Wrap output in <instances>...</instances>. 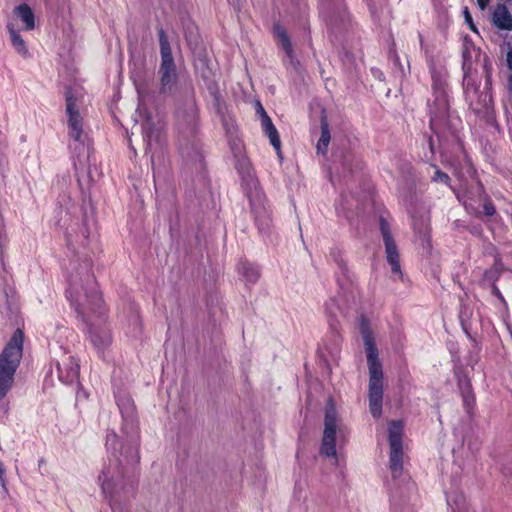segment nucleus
<instances>
[{"mask_svg": "<svg viewBox=\"0 0 512 512\" xmlns=\"http://www.w3.org/2000/svg\"><path fill=\"white\" fill-rule=\"evenodd\" d=\"M66 298L77 316L86 324L93 317H103L106 309L94 274L89 268L81 277H71L66 289Z\"/></svg>", "mask_w": 512, "mask_h": 512, "instance_id": "f257e3e1", "label": "nucleus"}, {"mask_svg": "<svg viewBox=\"0 0 512 512\" xmlns=\"http://www.w3.org/2000/svg\"><path fill=\"white\" fill-rule=\"evenodd\" d=\"M359 331L363 338L369 370V410L374 418H379L382 415L384 373L370 321L365 315L360 316Z\"/></svg>", "mask_w": 512, "mask_h": 512, "instance_id": "f03ea898", "label": "nucleus"}, {"mask_svg": "<svg viewBox=\"0 0 512 512\" xmlns=\"http://www.w3.org/2000/svg\"><path fill=\"white\" fill-rule=\"evenodd\" d=\"M24 334L17 329L0 354V400L4 399L14 384V376L23 353Z\"/></svg>", "mask_w": 512, "mask_h": 512, "instance_id": "7ed1b4c3", "label": "nucleus"}, {"mask_svg": "<svg viewBox=\"0 0 512 512\" xmlns=\"http://www.w3.org/2000/svg\"><path fill=\"white\" fill-rule=\"evenodd\" d=\"M161 63L158 70L160 87L159 94L163 96H173L177 91L179 75L172 55L170 43L164 29L158 31Z\"/></svg>", "mask_w": 512, "mask_h": 512, "instance_id": "20e7f679", "label": "nucleus"}, {"mask_svg": "<svg viewBox=\"0 0 512 512\" xmlns=\"http://www.w3.org/2000/svg\"><path fill=\"white\" fill-rule=\"evenodd\" d=\"M431 78L435 100L433 102V106H430L429 125L432 132L437 134L438 130L447 122L449 103L445 91L446 83L440 73L435 69H432Z\"/></svg>", "mask_w": 512, "mask_h": 512, "instance_id": "39448f33", "label": "nucleus"}, {"mask_svg": "<svg viewBox=\"0 0 512 512\" xmlns=\"http://www.w3.org/2000/svg\"><path fill=\"white\" fill-rule=\"evenodd\" d=\"M388 440L390 446L389 469L393 478H398L403 473V423L393 420L388 427Z\"/></svg>", "mask_w": 512, "mask_h": 512, "instance_id": "423d86ee", "label": "nucleus"}, {"mask_svg": "<svg viewBox=\"0 0 512 512\" xmlns=\"http://www.w3.org/2000/svg\"><path fill=\"white\" fill-rule=\"evenodd\" d=\"M336 434L337 412L333 406L327 407L324 417V431L319 449L321 456L337 460Z\"/></svg>", "mask_w": 512, "mask_h": 512, "instance_id": "0eeeda50", "label": "nucleus"}, {"mask_svg": "<svg viewBox=\"0 0 512 512\" xmlns=\"http://www.w3.org/2000/svg\"><path fill=\"white\" fill-rule=\"evenodd\" d=\"M379 229L385 246L386 259L391 266V271L394 274L402 275L398 247L392 236L390 225L384 216L379 218Z\"/></svg>", "mask_w": 512, "mask_h": 512, "instance_id": "6e6552de", "label": "nucleus"}, {"mask_svg": "<svg viewBox=\"0 0 512 512\" xmlns=\"http://www.w3.org/2000/svg\"><path fill=\"white\" fill-rule=\"evenodd\" d=\"M66 112L68 114L69 135L75 140L80 141L83 133L82 117L76 107V98L69 91L65 96Z\"/></svg>", "mask_w": 512, "mask_h": 512, "instance_id": "1a4fd4ad", "label": "nucleus"}, {"mask_svg": "<svg viewBox=\"0 0 512 512\" xmlns=\"http://www.w3.org/2000/svg\"><path fill=\"white\" fill-rule=\"evenodd\" d=\"M272 34L277 45L290 60H293L294 50L286 28L280 22H275L272 27Z\"/></svg>", "mask_w": 512, "mask_h": 512, "instance_id": "9d476101", "label": "nucleus"}, {"mask_svg": "<svg viewBox=\"0 0 512 512\" xmlns=\"http://www.w3.org/2000/svg\"><path fill=\"white\" fill-rule=\"evenodd\" d=\"M261 126H262V130H263L264 134L269 138L270 144L275 149L279 158L282 159L280 136H279V133H278L275 125L273 124L271 118L266 113V111H263V119H262Z\"/></svg>", "mask_w": 512, "mask_h": 512, "instance_id": "9b49d317", "label": "nucleus"}, {"mask_svg": "<svg viewBox=\"0 0 512 512\" xmlns=\"http://www.w3.org/2000/svg\"><path fill=\"white\" fill-rule=\"evenodd\" d=\"M493 24L502 30H512V14L504 4H498L492 15Z\"/></svg>", "mask_w": 512, "mask_h": 512, "instance_id": "f8f14e48", "label": "nucleus"}, {"mask_svg": "<svg viewBox=\"0 0 512 512\" xmlns=\"http://www.w3.org/2000/svg\"><path fill=\"white\" fill-rule=\"evenodd\" d=\"M236 269L238 274H240L247 283L254 284L260 278V269L258 265L251 263L246 259L239 260Z\"/></svg>", "mask_w": 512, "mask_h": 512, "instance_id": "ddd939ff", "label": "nucleus"}, {"mask_svg": "<svg viewBox=\"0 0 512 512\" xmlns=\"http://www.w3.org/2000/svg\"><path fill=\"white\" fill-rule=\"evenodd\" d=\"M190 92V97L185 102V110L179 112V117H182L187 124L192 125L198 119V107L194 97L193 87H191Z\"/></svg>", "mask_w": 512, "mask_h": 512, "instance_id": "4468645a", "label": "nucleus"}, {"mask_svg": "<svg viewBox=\"0 0 512 512\" xmlns=\"http://www.w3.org/2000/svg\"><path fill=\"white\" fill-rule=\"evenodd\" d=\"M14 14L24 23V29L27 31L33 30L35 27V16L26 3H22L15 7Z\"/></svg>", "mask_w": 512, "mask_h": 512, "instance_id": "2eb2a0df", "label": "nucleus"}, {"mask_svg": "<svg viewBox=\"0 0 512 512\" xmlns=\"http://www.w3.org/2000/svg\"><path fill=\"white\" fill-rule=\"evenodd\" d=\"M89 339L92 345L98 350L104 349L111 342V336L108 331L93 327L89 329Z\"/></svg>", "mask_w": 512, "mask_h": 512, "instance_id": "dca6fc26", "label": "nucleus"}, {"mask_svg": "<svg viewBox=\"0 0 512 512\" xmlns=\"http://www.w3.org/2000/svg\"><path fill=\"white\" fill-rule=\"evenodd\" d=\"M477 193L483 202V214L487 217L494 216L496 214V207L480 180L477 181Z\"/></svg>", "mask_w": 512, "mask_h": 512, "instance_id": "f3484780", "label": "nucleus"}, {"mask_svg": "<svg viewBox=\"0 0 512 512\" xmlns=\"http://www.w3.org/2000/svg\"><path fill=\"white\" fill-rule=\"evenodd\" d=\"M7 30L10 34L11 42L15 50L20 55L26 57L29 54V52L24 39L20 36L18 31L15 30L14 25L12 23L7 24Z\"/></svg>", "mask_w": 512, "mask_h": 512, "instance_id": "a211bd4d", "label": "nucleus"}, {"mask_svg": "<svg viewBox=\"0 0 512 512\" xmlns=\"http://www.w3.org/2000/svg\"><path fill=\"white\" fill-rule=\"evenodd\" d=\"M331 140V135L329 131V125L325 119L321 121V136L317 143V152L325 154L328 149V145Z\"/></svg>", "mask_w": 512, "mask_h": 512, "instance_id": "6ab92c4d", "label": "nucleus"}, {"mask_svg": "<svg viewBox=\"0 0 512 512\" xmlns=\"http://www.w3.org/2000/svg\"><path fill=\"white\" fill-rule=\"evenodd\" d=\"M252 212L254 214L255 223L258 226V229L260 231L267 230L270 226V217L267 214L265 208H253Z\"/></svg>", "mask_w": 512, "mask_h": 512, "instance_id": "aec40b11", "label": "nucleus"}, {"mask_svg": "<svg viewBox=\"0 0 512 512\" xmlns=\"http://www.w3.org/2000/svg\"><path fill=\"white\" fill-rule=\"evenodd\" d=\"M108 472L103 470L101 474L99 475V481L101 482V489L104 493L105 497L109 499L110 504L112 505L113 502V490L114 486L112 482L108 478Z\"/></svg>", "mask_w": 512, "mask_h": 512, "instance_id": "412c9836", "label": "nucleus"}, {"mask_svg": "<svg viewBox=\"0 0 512 512\" xmlns=\"http://www.w3.org/2000/svg\"><path fill=\"white\" fill-rule=\"evenodd\" d=\"M413 229L423 243L426 242L427 245H430V228L427 224L423 221L415 222L413 224Z\"/></svg>", "mask_w": 512, "mask_h": 512, "instance_id": "4be33fe9", "label": "nucleus"}, {"mask_svg": "<svg viewBox=\"0 0 512 512\" xmlns=\"http://www.w3.org/2000/svg\"><path fill=\"white\" fill-rule=\"evenodd\" d=\"M430 166L435 169V172H434V175L431 178V181L435 182V183H442V184H444L446 186L451 187V178H450V176L447 173H445L442 170H440L437 165L430 164Z\"/></svg>", "mask_w": 512, "mask_h": 512, "instance_id": "5701e85b", "label": "nucleus"}, {"mask_svg": "<svg viewBox=\"0 0 512 512\" xmlns=\"http://www.w3.org/2000/svg\"><path fill=\"white\" fill-rule=\"evenodd\" d=\"M456 378H457V386L460 390V393H464V392L473 390L471 380L467 374L462 373V372L456 373Z\"/></svg>", "mask_w": 512, "mask_h": 512, "instance_id": "b1692460", "label": "nucleus"}, {"mask_svg": "<svg viewBox=\"0 0 512 512\" xmlns=\"http://www.w3.org/2000/svg\"><path fill=\"white\" fill-rule=\"evenodd\" d=\"M460 394L463 400L464 409L466 410L467 413H471L476 403V397L473 390Z\"/></svg>", "mask_w": 512, "mask_h": 512, "instance_id": "393cba45", "label": "nucleus"}, {"mask_svg": "<svg viewBox=\"0 0 512 512\" xmlns=\"http://www.w3.org/2000/svg\"><path fill=\"white\" fill-rule=\"evenodd\" d=\"M142 129H143V139H144V141L147 142L148 145H150L151 140H152V135H153V128H152L151 123L149 121H147L146 123H144L142 125Z\"/></svg>", "mask_w": 512, "mask_h": 512, "instance_id": "a878e982", "label": "nucleus"}, {"mask_svg": "<svg viewBox=\"0 0 512 512\" xmlns=\"http://www.w3.org/2000/svg\"><path fill=\"white\" fill-rule=\"evenodd\" d=\"M78 372H79V367L78 365H75L74 367H71L66 378H65V381L68 382V381H73L75 378H77L78 376Z\"/></svg>", "mask_w": 512, "mask_h": 512, "instance_id": "bb28decb", "label": "nucleus"}, {"mask_svg": "<svg viewBox=\"0 0 512 512\" xmlns=\"http://www.w3.org/2000/svg\"><path fill=\"white\" fill-rule=\"evenodd\" d=\"M463 205L466 211H468L471 214H474L476 217H480V212L473 206L472 203L468 202L467 200H463Z\"/></svg>", "mask_w": 512, "mask_h": 512, "instance_id": "cd10ccee", "label": "nucleus"}, {"mask_svg": "<svg viewBox=\"0 0 512 512\" xmlns=\"http://www.w3.org/2000/svg\"><path fill=\"white\" fill-rule=\"evenodd\" d=\"M468 231H469L472 235H475V236H480V235H482V233H483V229H482L481 225H473V226H470V227H468Z\"/></svg>", "mask_w": 512, "mask_h": 512, "instance_id": "c85d7f7f", "label": "nucleus"}, {"mask_svg": "<svg viewBox=\"0 0 512 512\" xmlns=\"http://www.w3.org/2000/svg\"><path fill=\"white\" fill-rule=\"evenodd\" d=\"M507 65H508V68L512 71V50H510L507 53ZM508 83H509L510 88L512 89V75L509 76Z\"/></svg>", "mask_w": 512, "mask_h": 512, "instance_id": "c756f323", "label": "nucleus"}, {"mask_svg": "<svg viewBox=\"0 0 512 512\" xmlns=\"http://www.w3.org/2000/svg\"><path fill=\"white\" fill-rule=\"evenodd\" d=\"M235 11H240L244 0H227Z\"/></svg>", "mask_w": 512, "mask_h": 512, "instance_id": "7c9ffc66", "label": "nucleus"}, {"mask_svg": "<svg viewBox=\"0 0 512 512\" xmlns=\"http://www.w3.org/2000/svg\"><path fill=\"white\" fill-rule=\"evenodd\" d=\"M490 0H477V4L481 10H485L489 5Z\"/></svg>", "mask_w": 512, "mask_h": 512, "instance_id": "2f4dec72", "label": "nucleus"}, {"mask_svg": "<svg viewBox=\"0 0 512 512\" xmlns=\"http://www.w3.org/2000/svg\"><path fill=\"white\" fill-rule=\"evenodd\" d=\"M428 144H429V149L431 151V154L434 155V142H433V137L431 135L428 136Z\"/></svg>", "mask_w": 512, "mask_h": 512, "instance_id": "473e14b6", "label": "nucleus"}, {"mask_svg": "<svg viewBox=\"0 0 512 512\" xmlns=\"http://www.w3.org/2000/svg\"><path fill=\"white\" fill-rule=\"evenodd\" d=\"M493 291H494V294L496 295V297H498L501 301H504V297L502 296L501 292L499 291V289L497 287H494Z\"/></svg>", "mask_w": 512, "mask_h": 512, "instance_id": "72a5a7b5", "label": "nucleus"}, {"mask_svg": "<svg viewBox=\"0 0 512 512\" xmlns=\"http://www.w3.org/2000/svg\"><path fill=\"white\" fill-rule=\"evenodd\" d=\"M4 476H5V469L3 467L2 462L0 461V480L4 482Z\"/></svg>", "mask_w": 512, "mask_h": 512, "instance_id": "f704fd0d", "label": "nucleus"}, {"mask_svg": "<svg viewBox=\"0 0 512 512\" xmlns=\"http://www.w3.org/2000/svg\"><path fill=\"white\" fill-rule=\"evenodd\" d=\"M263 111H265L263 106L261 105L260 102H258L257 112L260 114L261 120L263 119Z\"/></svg>", "mask_w": 512, "mask_h": 512, "instance_id": "c9c22d12", "label": "nucleus"}, {"mask_svg": "<svg viewBox=\"0 0 512 512\" xmlns=\"http://www.w3.org/2000/svg\"><path fill=\"white\" fill-rule=\"evenodd\" d=\"M465 17H466V20H467V21H469L470 23L472 22L471 15H470V13L468 12L467 8L465 9Z\"/></svg>", "mask_w": 512, "mask_h": 512, "instance_id": "e433bc0d", "label": "nucleus"}, {"mask_svg": "<svg viewBox=\"0 0 512 512\" xmlns=\"http://www.w3.org/2000/svg\"><path fill=\"white\" fill-rule=\"evenodd\" d=\"M57 368H58V372H59V377L62 379L63 378L62 367L58 364Z\"/></svg>", "mask_w": 512, "mask_h": 512, "instance_id": "4c0bfd02", "label": "nucleus"}, {"mask_svg": "<svg viewBox=\"0 0 512 512\" xmlns=\"http://www.w3.org/2000/svg\"><path fill=\"white\" fill-rule=\"evenodd\" d=\"M463 69H464V71H465V76H466V75H467L468 68H467V66H466V63H465V62L463 63Z\"/></svg>", "mask_w": 512, "mask_h": 512, "instance_id": "58836bf2", "label": "nucleus"}, {"mask_svg": "<svg viewBox=\"0 0 512 512\" xmlns=\"http://www.w3.org/2000/svg\"><path fill=\"white\" fill-rule=\"evenodd\" d=\"M112 438H113V440H116V438H117L116 434H113Z\"/></svg>", "mask_w": 512, "mask_h": 512, "instance_id": "ea45409f", "label": "nucleus"}]
</instances>
